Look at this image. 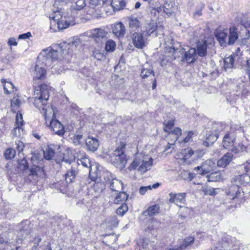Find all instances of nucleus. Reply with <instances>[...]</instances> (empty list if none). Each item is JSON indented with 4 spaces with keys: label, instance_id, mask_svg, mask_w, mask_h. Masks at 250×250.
<instances>
[{
    "label": "nucleus",
    "instance_id": "41",
    "mask_svg": "<svg viewBox=\"0 0 250 250\" xmlns=\"http://www.w3.org/2000/svg\"><path fill=\"white\" fill-rule=\"evenodd\" d=\"M54 150L48 146L45 148V150L43 151V155L44 158L47 160H51L54 155Z\"/></svg>",
    "mask_w": 250,
    "mask_h": 250
},
{
    "label": "nucleus",
    "instance_id": "54",
    "mask_svg": "<svg viewBox=\"0 0 250 250\" xmlns=\"http://www.w3.org/2000/svg\"><path fill=\"white\" fill-rule=\"evenodd\" d=\"M174 125V121L172 120L165 122L164 123L165 127H164V130L166 132H169Z\"/></svg>",
    "mask_w": 250,
    "mask_h": 250
},
{
    "label": "nucleus",
    "instance_id": "10",
    "mask_svg": "<svg viewBox=\"0 0 250 250\" xmlns=\"http://www.w3.org/2000/svg\"><path fill=\"white\" fill-rule=\"evenodd\" d=\"M107 33L102 28H95L90 31V37L100 44L102 43V40L105 39Z\"/></svg>",
    "mask_w": 250,
    "mask_h": 250
},
{
    "label": "nucleus",
    "instance_id": "18",
    "mask_svg": "<svg viewBox=\"0 0 250 250\" xmlns=\"http://www.w3.org/2000/svg\"><path fill=\"white\" fill-rule=\"evenodd\" d=\"M209 44H211V43H208L206 40L199 41L197 42V52L199 56L204 57L207 55V46Z\"/></svg>",
    "mask_w": 250,
    "mask_h": 250
},
{
    "label": "nucleus",
    "instance_id": "22",
    "mask_svg": "<svg viewBox=\"0 0 250 250\" xmlns=\"http://www.w3.org/2000/svg\"><path fill=\"white\" fill-rule=\"evenodd\" d=\"M112 31L116 36L123 37L125 32V27L122 23H118L113 27Z\"/></svg>",
    "mask_w": 250,
    "mask_h": 250
},
{
    "label": "nucleus",
    "instance_id": "13",
    "mask_svg": "<svg viewBox=\"0 0 250 250\" xmlns=\"http://www.w3.org/2000/svg\"><path fill=\"white\" fill-rule=\"evenodd\" d=\"M241 189L238 185L235 183V184L226 188L225 193L232 200H234L240 196Z\"/></svg>",
    "mask_w": 250,
    "mask_h": 250
},
{
    "label": "nucleus",
    "instance_id": "62",
    "mask_svg": "<svg viewBox=\"0 0 250 250\" xmlns=\"http://www.w3.org/2000/svg\"><path fill=\"white\" fill-rule=\"evenodd\" d=\"M16 148L19 153H20L21 151L23 150L24 146L23 143L22 142H21L20 141L16 142Z\"/></svg>",
    "mask_w": 250,
    "mask_h": 250
},
{
    "label": "nucleus",
    "instance_id": "36",
    "mask_svg": "<svg viewBox=\"0 0 250 250\" xmlns=\"http://www.w3.org/2000/svg\"><path fill=\"white\" fill-rule=\"evenodd\" d=\"M234 57H235L233 55H231L229 57L225 58L224 60V69L226 71L233 67Z\"/></svg>",
    "mask_w": 250,
    "mask_h": 250
},
{
    "label": "nucleus",
    "instance_id": "56",
    "mask_svg": "<svg viewBox=\"0 0 250 250\" xmlns=\"http://www.w3.org/2000/svg\"><path fill=\"white\" fill-rule=\"evenodd\" d=\"M18 168L21 170H25L28 168L27 161L24 158H23L19 162Z\"/></svg>",
    "mask_w": 250,
    "mask_h": 250
},
{
    "label": "nucleus",
    "instance_id": "46",
    "mask_svg": "<svg viewBox=\"0 0 250 250\" xmlns=\"http://www.w3.org/2000/svg\"><path fill=\"white\" fill-rule=\"evenodd\" d=\"M129 25L131 28H138L140 26L139 21L135 17H132L129 19Z\"/></svg>",
    "mask_w": 250,
    "mask_h": 250
},
{
    "label": "nucleus",
    "instance_id": "42",
    "mask_svg": "<svg viewBox=\"0 0 250 250\" xmlns=\"http://www.w3.org/2000/svg\"><path fill=\"white\" fill-rule=\"evenodd\" d=\"M116 46L114 41L111 40L107 41L105 43V49L107 52H113Z\"/></svg>",
    "mask_w": 250,
    "mask_h": 250
},
{
    "label": "nucleus",
    "instance_id": "4",
    "mask_svg": "<svg viewBox=\"0 0 250 250\" xmlns=\"http://www.w3.org/2000/svg\"><path fill=\"white\" fill-rule=\"evenodd\" d=\"M58 56L57 51L48 47L42 50L38 56V59H41L45 65H48L50 62L57 60Z\"/></svg>",
    "mask_w": 250,
    "mask_h": 250
},
{
    "label": "nucleus",
    "instance_id": "51",
    "mask_svg": "<svg viewBox=\"0 0 250 250\" xmlns=\"http://www.w3.org/2000/svg\"><path fill=\"white\" fill-rule=\"evenodd\" d=\"M15 154V150L12 148H8L5 152L4 156L6 159H11L14 157Z\"/></svg>",
    "mask_w": 250,
    "mask_h": 250
},
{
    "label": "nucleus",
    "instance_id": "12",
    "mask_svg": "<svg viewBox=\"0 0 250 250\" xmlns=\"http://www.w3.org/2000/svg\"><path fill=\"white\" fill-rule=\"evenodd\" d=\"M80 44V41L79 39H72L71 42H69V43H67L66 42H62L58 46L60 48V50L61 52H62V54H67L68 53V50L70 48H74L76 47Z\"/></svg>",
    "mask_w": 250,
    "mask_h": 250
},
{
    "label": "nucleus",
    "instance_id": "44",
    "mask_svg": "<svg viewBox=\"0 0 250 250\" xmlns=\"http://www.w3.org/2000/svg\"><path fill=\"white\" fill-rule=\"evenodd\" d=\"M127 210L128 207L127 205L123 203L116 209V213L118 215L123 216Z\"/></svg>",
    "mask_w": 250,
    "mask_h": 250
},
{
    "label": "nucleus",
    "instance_id": "38",
    "mask_svg": "<svg viewBox=\"0 0 250 250\" xmlns=\"http://www.w3.org/2000/svg\"><path fill=\"white\" fill-rule=\"evenodd\" d=\"M77 165H82L83 167L88 168L91 167L89 159L84 156L83 157L78 159L77 160Z\"/></svg>",
    "mask_w": 250,
    "mask_h": 250
},
{
    "label": "nucleus",
    "instance_id": "16",
    "mask_svg": "<svg viewBox=\"0 0 250 250\" xmlns=\"http://www.w3.org/2000/svg\"><path fill=\"white\" fill-rule=\"evenodd\" d=\"M215 35L221 46H227V40L228 39V32L226 29L216 30L215 33Z\"/></svg>",
    "mask_w": 250,
    "mask_h": 250
},
{
    "label": "nucleus",
    "instance_id": "27",
    "mask_svg": "<svg viewBox=\"0 0 250 250\" xmlns=\"http://www.w3.org/2000/svg\"><path fill=\"white\" fill-rule=\"evenodd\" d=\"M85 0H72L70 8L76 11H79L83 9L85 6Z\"/></svg>",
    "mask_w": 250,
    "mask_h": 250
},
{
    "label": "nucleus",
    "instance_id": "8",
    "mask_svg": "<svg viewBox=\"0 0 250 250\" xmlns=\"http://www.w3.org/2000/svg\"><path fill=\"white\" fill-rule=\"evenodd\" d=\"M49 127L56 134L62 136L64 134V127L62 123L56 119H52L49 122Z\"/></svg>",
    "mask_w": 250,
    "mask_h": 250
},
{
    "label": "nucleus",
    "instance_id": "29",
    "mask_svg": "<svg viewBox=\"0 0 250 250\" xmlns=\"http://www.w3.org/2000/svg\"><path fill=\"white\" fill-rule=\"evenodd\" d=\"M72 143L75 146H82L83 142V134L76 131V133L71 138Z\"/></svg>",
    "mask_w": 250,
    "mask_h": 250
},
{
    "label": "nucleus",
    "instance_id": "47",
    "mask_svg": "<svg viewBox=\"0 0 250 250\" xmlns=\"http://www.w3.org/2000/svg\"><path fill=\"white\" fill-rule=\"evenodd\" d=\"M193 151L190 148H187L182 150V154L183 155V159L186 160L189 159L193 154Z\"/></svg>",
    "mask_w": 250,
    "mask_h": 250
},
{
    "label": "nucleus",
    "instance_id": "24",
    "mask_svg": "<svg viewBox=\"0 0 250 250\" xmlns=\"http://www.w3.org/2000/svg\"><path fill=\"white\" fill-rule=\"evenodd\" d=\"M196 56V50L194 48H192L185 53L184 59L188 63H192L195 61Z\"/></svg>",
    "mask_w": 250,
    "mask_h": 250
},
{
    "label": "nucleus",
    "instance_id": "15",
    "mask_svg": "<svg viewBox=\"0 0 250 250\" xmlns=\"http://www.w3.org/2000/svg\"><path fill=\"white\" fill-rule=\"evenodd\" d=\"M46 74L45 69L42 66H40L39 64H37L35 67L34 72L33 73L34 84L35 83H37V81L42 80L45 78Z\"/></svg>",
    "mask_w": 250,
    "mask_h": 250
},
{
    "label": "nucleus",
    "instance_id": "53",
    "mask_svg": "<svg viewBox=\"0 0 250 250\" xmlns=\"http://www.w3.org/2000/svg\"><path fill=\"white\" fill-rule=\"evenodd\" d=\"M159 209V207L157 205H155L148 208L147 209L148 214L152 216L158 213Z\"/></svg>",
    "mask_w": 250,
    "mask_h": 250
},
{
    "label": "nucleus",
    "instance_id": "31",
    "mask_svg": "<svg viewBox=\"0 0 250 250\" xmlns=\"http://www.w3.org/2000/svg\"><path fill=\"white\" fill-rule=\"evenodd\" d=\"M207 178L208 182H217L223 179L222 175L220 171L211 173L207 176Z\"/></svg>",
    "mask_w": 250,
    "mask_h": 250
},
{
    "label": "nucleus",
    "instance_id": "23",
    "mask_svg": "<svg viewBox=\"0 0 250 250\" xmlns=\"http://www.w3.org/2000/svg\"><path fill=\"white\" fill-rule=\"evenodd\" d=\"M118 223L119 221L115 215L109 216L107 217L104 221V224L109 229H112L113 228L117 227Z\"/></svg>",
    "mask_w": 250,
    "mask_h": 250
},
{
    "label": "nucleus",
    "instance_id": "25",
    "mask_svg": "<svg viewBox=\"0 0 250 250\" xmlns=\"http://www.w3.org/2000/svg\"><path fill=\"white\" fill-rule=\"evenodd\" d=\"M152 164L153 159L151 158L148 161L143 160L138 168V170L141 173H144L151 168Z\"/></svg>",
    "mask_w": 250,
    "mask_h": 250
},
{
    "label": "nucleus",
    "instance_id": "32",
    "mask_svg": "<svg viewBox=\"0 0 250 250\" xmlns=\"http://www.w3.org/2000/svg\"><path fill=\"white\" fill-rule=\"evenodd\" d=\"M168 133V137L171 138L174 142H175L182 135V130L179 127H175Z\"/></svg>",
    "mask_w": 250,
    "mask_h": 250
},
{
    "label": "nucleus",
    "instance_id": "26",
    "mask_svg": "<svg viewBox=\"0 0 250 250\" xmlns=\"http://www.w3.org/2000/svg\"><path fill=\"white\" fill-rule=\"evenodd\" d=\"M163 12L166 14L168 16L173 15L175 13L176 8L172 2L165 3L163 6Z\"/></svg>",
    "mask_w": 250,
    "mask_h": 250
},
{
    "label": "nucleus",
    "instance_id": "5",
    "mask_svg": "<svg viewBox=\"0 0 250 250\" xmlns=\"http://www.w3.org/2000/svg\"><path fill=\"white\" fill-rule=\"evenodd\" d=\"M31 228L29 226V221H22L17 226V237L20 240H23L30 233Z\"/></svg>",
    "mask_w": 250,
    "mask_h": 250
},
{
    "label": "nucleus",
    "instance_id": "37",
    "mask_svg": "<svg viewBox=\"0 0 250 250\" xmlns=\"http://www.w3.org/2000/svg\"><path fill=\"white\" fill-rule=\"evenodd\" d=\"M179 207L180 208L178 213L179 217L182 219H185L187 215L190 213V209L188 208L184 207L183 205H181Z\"/></svg>",
    "mask_w": 250,
    "mask_h": 250
},
{
    "label": "nucleus",
    "instance_id": "19",
    "mask_svg": "<svg viewBox=\"0 0 250 250\" xmlns=\"http://www.w3.org/2000/svg\"><path fill=\"white\" fill-rule=\"evenodd\" d=\"M86 149L90 151L94 152L99 146V142L98 139L89 136L85 140Z\"/></svg>",
    "mask_w": 250,
    "mask_h": 250
},
{
    "label": "nucleus",
    "instance_id": "20",
    "mask_svg": "<svg viewBox=\"0 0 250 250\" xmlns=\"http://www.w3.org/2000/svg\"><path fill=\"white\" fill-rule=\"evenodd\" d=\"M233 181L237 185H245L250 182V176L244 173L233 178Z\"/></svg>",
    "mask_w": 250,
    "mask_h": 250
},
{
    "label": "nucleus",
    "instance_id": "58",
    "mask_svg": "<svg viewBox=\"0 0 250 250\" xmlns=\"http://www.w3.org/2000/svg\"><path fill=\"white\" fill-rule=\"evenodd\" d=\"M239 168L241 170H244L246 173L250 172V160H249L245 163L240 166Z\"/></svg>",
    "mask_w": 250,
    "mask_h": 250
},
{
    "label": "nucleus",
    "instance_id": "6",
    "mask_svg": "<svg viewBox=\"0 0 250 250\" xmlns=\"http://www.w3.org/2000/svg\"><path fill=\"white\" fill-rule=\"evenodd\" d=\"M106 185H108L112 191L119 192L123 189V183L121 181L116 178L108 176L104 178Z\"/></svg>",
    "mask_w": 250,
    "mask_h": 250
},
{
    "label": "nucleus",
    "instance_id": "1",
    "mask_svg": "<svg viewBox=\"0 0 250 250\" xmlns=\"http://www.w3.org/2000/svg\"><path fill=\"white\" fill-rule=\"evenodd\" d=\"M49 97V90L47 85L41 84L38 86H35L34 104L37 108L40 110L42 108L47 124L52 119L56 118L53 107L47 106Z\"/></svg>",
    "mask_w": 250,
    "mask_h": 250
},
{
    "label": "nucleus",
    "instance_id": "9",
    "mask_svg": "<svg viewBox=\"0 0 250 250\" xmlns=\"http://www.w3.org/2000/svg\"><path fill=\"white\" fill-rule=\"evenodd\" d=\"M185 193H169V199L168 201L179 207L182 204L184 205L186 202Z\"/></svg>",
    "mask_w": 250,
    "mask_h": 250
},
{
    "label": "nucleus",
    "instance_id": "17",
    "mask_svg": "<svg viewBox=\"0 0 250 250\" xmlns=\"http://www.w3.org/2000/svg\"><path fill=\"white\" fill-rule=\"evenodd\" d=\"M238 29L235 26H231L229 28L228 34L227 45H231L234 44L238 39Z\"/></svg>",
    "mask_w": 250,
    "mask_h": 250
},
{
    "label": "nucleus",
    "instance_id": "49",
    "mask_svg": "<svg viewBox=\"0 0 250 250\" xmlns=\"http://www.w3.org/2000/svg\"><path fill=\"white\" fill-rule=\"evenodd\" d=\"M203 192L205 195H215L216 194L215 189L210 187H203Z\"/></svg>",
    "mask_w": 250,
    "mask_h": 250
},
{
    "label": "nucleus",
    "instance_id": "40",
    "mask_svg": "<svg viewBox=\"0 0 250 250\" xmlns=\"http://www.w3.org/2000/svg\"><path fill=\"white\" fill-rule=\"evenodd\" d=\"M9 245L8 240L5 237L0 235V250H5Z\"/></svg>",
    "mask_w": 250,
    "mask_h": 250
},
{
    "label": "nucleus",
    "instance_id": "63",
    "mask_svg": "<svg viewBox=\"0 0 250 250\" xmlns=\"http://www.w3.org/2000/svg\"><path fill=\"white\" fill-rule=\"evenodd\" d=\"M94 57L96 58L97 60H102L104 58V56L103 54L98 52L95 51L93 53V54Z\"/></svg>",
    "mask_w": 250,
    "mask_h": 250
},
{
    "label": "nucleus",
    "instance_id": "43",
    "mask_svg": "<svg viewBox=\"0 0 250 250\" xmlns=\"http://www.w3.org/2000/svg\"><path fill=\"white\" fill-rule=\"evenodd\" d=\"M105 188V185L102 182L95 183L93 189L97 193H100Z\"/></svg>",
    "mask_w": 250,
    "mask_h": 250
},
{
    "label": "nucleus",
    "instance_id": "64",
    "mask_svg": "<svg viewBox=\"0 0 250 250\" xmlns=\"http://www.w3.org/2000/svg\"><path fill=\"white\" fill-rule=\"evenodd\" d=\"M184 175H186L185 179L188 181H191L195 177V174L191 172H186Z\"/></svg>",
    "mask_w": 250,
    "mask_h": 250
},
{
    "label": "nucleus",
    "instance_id": "48",
    "mask_svg": "<svg viewBox=\"0 0 250 250\" xmlns=\"http://www.w3.org/2000/svg\"><path fill=\"white\" fill-rule=\"evenodd\" d=\"M1 83H3V86L5 93H8V89L13 88L14 85L11 82H6L5 80L1 79Z\"/></svg>",
    "mask_w": 250,
    "mask_h": 250
},
{
    "label": "nucleus",
    "instance_id": "45",
    "mask_svg": "<svg viewBox=\"0 0 250 250\" xmlns=\"http://www.w3.org/2000/svg\"><path fill=\"white\" fill-rule=\"evenodd\" d=\"M30 175L40 176L42 172V169L41 167L37 166H33L30 169Z\"/></svg>",
    "mask_w": 250,
    "mask_h": 250
},
{
    "label": "nucleus",
    "instance_id": "57",
    "mask_svg": "<svg viewBox=\"0 0 250 250\" xmlns=\"http://www.w3.org/2000/svg\"><path fill=\"white\" fill-rule=\"evenodd\" d=\"M241 22L245 28H250V16L247 17L244 16Z\"/></svg>",
    "mask_w": 250,
    "mask_h": 250
},
{
    "label": "nucleus",
    "instance_id": "59",
    "mask_svg": "<svg viewBox=\"0 0 250 250\" xmlns=\"http://www.w3.org/2000/svg\"><path fill=\"white\" fill-rule=\"evenodd\" d=\"M23 124L22 115L20 113H17L16 117V125L22 126Z\"/></svg>",
    "mask_w": 250,
    "mask_h": 250
},
{
    "label": "nucleus",
    "instance_id": "60",
    "mask_svg": "<svg viewBox=\"0 0 250 250\" xmlns=\"http://www.w3.org/2000/svg\"><path fill=\"white\" fill-rule=\"evenodd\" d=\"M185 134H186V136L182 141V142L184 143H188L190 141V140L192 138L194 133L192 131H188V132L185 133L184 135Z\"/></svg>",
    "mask_w": 250,
    "mask_h": 250
},
{
    "label": "nucleus",
    "instance_id": "2",
    "mask_svg": "<svg viewBox=\"0 0 250 250\" xmlns=\"http://www.w3.org/2000/svg\"><path fill=\"white\" fill-rule=\"evenodd\" d=\"M125 147V144L121 142L110 156V161L116 167L122 168L124 167L126 165Z\"/></svg>",
    "mask_w": 250,
    "mask_h": 250
},
{
    "label": "nucleus",
    "instance_id": "7",
    "mask_svg": "<svg viewBox=\"0 0 250 250\" xmlns=\"http://www.w3.org/2000/svg\"><path fill=\"white\" fill-rule=\"evenodd\" d=\"M215 167V161L211 160L206 161L201 166L194 168V170H198L200 174H205L209 173Z\"/></svg>",
    "mask_w": 250,
    "mask_h": 250
},
{
    "label": "nucleus",
    "instance_id": "34",
    "mask_svg": "<svg viewBox=\"0 0 250 250\" xmlns=\"http://www.w3.org/2000/svg\"><path fill=\"white\" fill-rule=\"evenodd\" d=\"M116 196L114 198V202L115 204L122 203L126 201L128 196L125 192L119 191Z\"/></svg>",
    "mask_w": 250,
    "mask_h": 250
},
{
    "label": "nucleus",
    "instance_id": "52",
    "mask_svg": "<svg viewBox=\"0 0 250 250\" xmlns=\"http://www.w3.org/2000/svg\"><path fill=\"white\" fill-rule=\"evenodd\" d=\"M156 29V25L154 23H149L146 26V32L150 35L153 33Z\"/></svg>",
    "mask_w": 250,
    "mask_h": 250
},
{
    "label": "nucleus",
    "instance_id": "61",
    "mask_svg": "<svg viewBox=\"0 0 250 250\" xmlns=\"http://www.w3.org/2000/svg\"><path fill=\"white\" fill-rule=\"evenodd\" d=\"M101 4V0H89V7L94 8Z\"/></svg>",
    "mask_w": 250,
    "mask_h": 250
},
{
    "label": "nucleus",
    "instance_id": "50",
    "mask_svg": "<svg viewBox=\"0 0 250 250\" xmlns=\"http://www.w3.org/2000/svg\"><path fill=\"white\" fill-rule=\"evenodd\" d=\"M205 5L202 3H200L198 4L197 6V9L196 11L193 13V16L194 18H196L198 17H200L202 15V11L204 9Z\"/></svg>",
    "mask_w": 250,
    "mask_h": 250
},
{
    "label": "nucleus",
    "instance_id": "39",
    "mask_svg": "<svg viewBox=\"0 0 250 250\" xmlns=\"http://www.w3.org/2000/svg\"><path fill=\"white\" fill-rule=\"evenodd\" d=\"M194 238L192 236H189L186 238L184 239L183 243L181 244L178 248H180V250H183L186 249L188 246L191 245L194 242Z\"/></svg>",
    "mask_w": 250,
    "mask_h": 250
},
{
    "label": "nucleus",
    "instance_id": "35",
    "mask_svg": "<svg viewBox=\"0 0 250 250\" xmlns=\"http://www.w3.org/2000/svg\"><path fill=\"white\" fill-rule=\"evenodd\" d=\"M231 150L235 153H237L240 151H245L246 153L250 154V145L246 146L243 144L241 143L239 144L237 148L235 147H233L231 149Z\"/></svg>",
    "mask_w": 250,
    "mask_h": 250
},
{
    "label": "nucleus",
    "instance_id": "30",
    "mask_svg": "<svg viewBox=\"0 0 250 250\" xmlns=\"http://www.w3.org/2000/svg\"><path fill=\"white\" fill-rule=\"evenodd\" d=\"M234 140V138L230 137L229 134H226L222 142L223 146L226 149L230 148L233 146Z\"/></svg>",
    "mask_w": 250,
    "mask_h": 250
},
{
    "label": "nucleus",
    "instance_id": "3",
    "mask_svg": "<svg viewBox=\"0 0 250 250\" xmlns=\"http://www.w3.org/2000/svg\"><path fill=\"white\" fill-rule=\"evenodd\" d=\"M223 129V126L221 123H213L211 127H208L206 129V141L203 142V145L208 146L213 144L218 139L219 132Z\"/></svg>",
    "mask_w": 250,
    "mask_h": 250
},
{
    "label": "nucleus",
    "instance_id": "33",
    "mask_svg": "<svg viewBox=\"0 0 250 250\" xmlns=\"http://www.w3.org/2000/svg\"><path fill=\"white\" fill-rule=\"evenodd\" d=\"M125 6V2L124 0H112L111 2V6L114 11L123 9Z\"/></svg>",
    "mask_w": 250,
    "mask_h": 250
},
{
    "label": "nucleus",
    "instance_id": "28",
    "mask_svg": "<svg viewBox=\"0 0 250 250\" xmlns=\"http://www.w3.org/2000/svg\"><path fill=\"white\" fill-rule=\"evenodd\" d=\"M77 171L73 167L69 169L65 174V181L68 183H72L75 179Z\"/></svg>",
    "mask_w": 250,
    "mask_h": 250
},
{
    "label": "nucleus",
    "instance_id": "21",
    "mask_svg": "<svg viewBox=\"0 0 250 250\" xmlns=\"http://www.w3.org/2000/svg\"><path fill=\"white\" fill-rule=\"evenodd\" d=\"M232 154L230 153L225 154L217 161V166L220 167H226L232 160Z\"/></svg>",
    "mask_w": 250,
    "mask_h": 250
},
{
    "label": "nucleus",
    "instance_id": "55",
    "mask_svg": "<svg viewBox=\"0 0 250 250\" xmlns=\"http://www.w3.org/2000/svg\"><path fill=\"white\" fill-rule=\"evenodd\" d=\"M21 126L16 125L13 131L12 134L14 137H20L21 135V132H23V129Z\"/></svg>",
    "mask_w": 250,
    "mask_h": 250
},
{
    "label": "nucleus",
    "instance_id": "11",
    "mask_svg": "<svg viewBox=\"0 0 250 250\" xmlns=\"http://www.w3.org/2000/svg\"><path fill=\"white\" fill-rule=\"evenodd\" d=\"M132 42L138 49H142L145 46L146 40L141 33L134 32L131 35Z\"/></svg>",
    "mask_w": 250,
    "mask_h": 250
},
{
    "label": "nucleus",
    "instance_id": "14",
    "mask_svg": "<svg viewBox=\"0 0 250 250\" xmlns=\"http://www.w3.org/2000/svg\"><path fill=\"white\" fill-rule=\"evenodd\" d=\"M141 76L143 79L154 78L155 74L153 67L148 63H146L142 66Z\"/></svg>",
    "mask_w": 250,
    "mask_h": 250
}]
</instances>
